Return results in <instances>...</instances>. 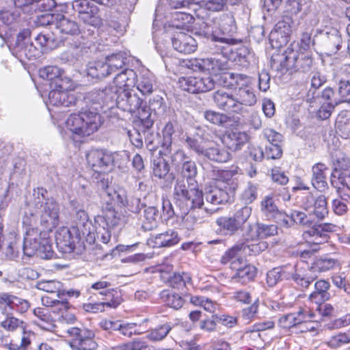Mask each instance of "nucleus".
<instances>
[{
  "instance_id": "nucleus-1",
  "label": "nucleus",
  "mask_w": 350,
  "mask_h": 350,
  "mask_svg": "<svg viewBox=\"0 0 350 350\" xmlns=\"http://www.w3.org/2000/svg\"><path fill=\"white\" fill-rule=\"evenodd\" d=\"M224 188L211 187L204 193L196 187H189L181 182H178L174 187L175 204L182 211L184 226L191 229L197 223H202L218 208L215 206L231 202L234 199V191L238 183L230 180Z\"/></svg>"
},
{
  "instance_id": "nucleus-2",
  "label": "nucleus",
  "mask_w": 350,
  "mask_h": 350,
  "mask_svg": "<svg viewBox=\"0 0 350 350\" xmlns=\"http://www.w3.org/2000/svg\"><path fill=\"white\" fill-rule=\"evenodd\" d=\"M49 93V102L57 107H72L79 109L77 114L69 116L66 126L72 133L79 137L90 136L96 132L103 124L102 117L95 110L94 103L86 102L87 93L76 94L65 91L63 83L55 82V85Z\"/></svg>"
},
{
  "instance_id": "nucleus-3",
  "label": "nucleus",
  "mask_w": 350,
  "mask_h": 350,
  "mask_svg": "<svg viewBox=\"0 0 350 350\" xmlns=\"http://www.w3.org/2000/svg\"><path fill=\"white\" fill-rule=\"evenodd\" d=\"M136 72L130 68H124L118 73L113 79V84H109L102 89H94L87 93L86 102L94 103L95 110L100 111L113 108L114 98L122 90H129L136 83Z\"/></svg>"
},
{
  "instance_id": "nucleus-4",
  "label": "nucleus",
  "mask_w": 350,
  "mask_h": 350,
  "mask_svg": "<svg viewBox=\"0 0 350 350\" xmlns=\"http://www.w3.org/2000/svg\"><path fill=\"white\" fill-rule=\"evenodd\" d=\"M271 63L272 67L278 70L309 74L316 69V64L311 55L299 53L289 47L282 53H274L271 58Z\"/></svg>"
},
{
  "instance_id": "nucleus-5",
  "label": "nucleus",
  "mask_w": 350,
  "mask_h": 350,
  "mask_svg": "<svg viewBox=\"0 0 350 350\" xmlns=\"http://www.w3.org/2000/svg\"><path fill=\"white\" fill-rule=\"evenodd\" d=\"M46 194L47 191L42 187L34 189L31 206L39 216V224L47 230H52L59 224V205Z\"/></svg>"
},
{
  "instance_id": "nucleus-6",
  "label": "nucleus",
  "mask_w": 350,
  "mask_h": 350,
  "mask_svg": "<svg viewBox=\"0 0 350 350\" xmlns=\"http://www.w3.org/2000/svg\"><path fill=\"white\" fill-rule=\"evenodd\" d=\"M221 79L226 86H235L234 97L236 103L239 104V114L245 113V106H253L256 103V96L252 87L250 77L244 74L225 73Z\"/></svg>"
},
{
  "instance_id": "nucleus-7",
  "label": "nucleus",
  "mask_w": 350,
  "mask_h": 350,
  "mask_svg": "<svg viewBox=\"0 0 350 350\" xmlns=\"http://www.w3.org/2000/svg\"><path fill=\"white\" fill-rule=\"evenodd\" d=\"M235 31L236 27L233 18L227 16L222 20L221 24L215 21L204 22L198 34L210 39L211 41L218 42L219 44L217 46L219 48V46L232 41V38L228 36H231Z\"/></svg>"
},
{
  "instance_id": "nucleus-8",
  "label": "nucleus",
  "mask_w": 350,
  "mask_h": 350,
  "mask_svg": "<svg viewBox=\"0 0 350 350\" xmlns=\"http://www.w3.org/2000/svg\"><path fill=\"white\" fill-rule=\"evenodd\" d=\"M0 326L9 332H14L18 329H22L20 340L12 339L7 345L8 350H29L36 334L32 330L27 329V323L23 320L9 314L0 323Z\"/></svg>"
},
{
  "instance_id": "nucleus-9",
  "label": "nucleus",
  "mask_w": 350,
  "mask_h": 350,
  "mask_svg": "<svg viewBox=\"0 0 350 350\" xmlns=\"http://www.w3.org/2000/svg\"><path fill=\"white\" fill-rule=\"evenodd\" d=\"M124 216L121 213L116 211L111 204L107 203L103 215H97L95 222L98 225L96 230L97 239L103 243H109L111 237V229L122 226L124 223Z\"/></svg>"
},
{
  "instance_id": "nucleus-10",
  "label": "nucleus",
  "mask_w": 350,
  "mask_h": 350,
  "mask_svg": "<svg viewBox=\"0 0 350 350\" xmlns=\"http://www.w3.org/2000/svg\"><path fill=\"white\" fill-rule=\"evenodd\" d=\"M314 317L313 312H306L305 309L300 308L296 312L282 315L278 319V325L286 332H293L295 329H299L300 332H306L314 328L306 326L308 323L317 321Z\"/></svg>"
},
{
  "instance_id": "nucleus-11",
  "label": "nucleus",
  "mask_w": 350,
  "mask_h": 350,
  "mask_svg": "<svg viewBox=\"0 0 350 350\" xmlns=\"http://www.w3.org/2000/svg\"><path fill=\"white\" fill-rule=\"evenodd\" d=\"M72 8L84 23L93 27L101 25L99 9L89 0H75L72 2Z\"/></svg>"
},
{
  "instance_id": "nucleus-12",
  "label": "nucleus",
  "mask_w": 350,
  "mask_h": 350,
  "mask_svg": "<svg viewBox=\"0 0 350 350\" xmlns=\"http://www.w3.org/2000/svg\"><path fill=\"white\" fill-rule=\"evenodd\" d=\"M237 43V40L232 39V42L225 43L224 45L219 46V49L224 55H226L228 59L236 62L243 67H247L254 61V55L250 49L245 46H241L233 49L232 45Z\"/></svg>"
},
{
  "instance_id": "nucleus-13",
  "label": "nucleus",
  "mask_w": 350,
  "mask_h": 350,
  "mask_svg": "<svg viewBox=\"0 0 350 350\" xmlns=\"http://www.w3.org/2000/svg\"><path fill=\"white\" fill-rule=\"evenodd\" d=\"M86 159L91 169L98 174L109 172L113 165V155L103 150H91Z\"/></svg>"
},
{
  "instance_id": "nucleus-14",
  "label": "nucleus",
  "mask_w": 350,
  "mask_h": 350,
  "mask_svg": "<svg viewBox=\"0 0 350 350\" xmlns=\"http://www.w3.org/2000/svg\"><path fill=\"white\" fill-rule=\"evenodd\" d=\"M68 333L72 337V343L78 350H96L98 345L93 331L88 329L71 327Z\"/></svg>"
},
{
  "instance_id": "nucleus-15",
  "label": "nucleus",
  "mask_w": 350,
  "mask_h": 350,
  "mask_svg": "<svg viewBox=\"0 0 350 350\" xmlns=\"http://www.w3.org/2000/svg\"><path fill=\"white\" fill-rule=\"evenodd\" d=\"M179 83L184 91L196 94L213 90L215 86V79L213 77H187L181 78Z\"/></svg>"
},
{
  "instance_id": "nucleus-16",
  "label": "nucleus",
  "mask_w": 350,
  "mask_h": 350,
  "mask_svg": "<svg viewBox=\"0 0 350 350\" xmlns=\"http://www.w3.org/2000/svg\"><path fill=\"white\" fill-rule=\"evenodd\" d=\"M143 100L135 93H132L129 90H122L119 92L114 98V105L123 111L134 113L144 108Z\"/></svg>"
},
{
  "instance_id": "nucleus-17",
  "label": "nucleus",
  "mask_w": 350,
  "mask_h": 350,
  "mask_svg": "<svg viewBox=\"0 0 350 350\" xmlns=\"http://www.w3.org/2000/svg\"><path fill=\"white\" fill-rule=\"evenodd\" d=\"M73 206L72 218L75 226L72 228L73 232H79V235L90 236L92 224L90 220L88 213L81 208L75 206V202H72Z\"/></svg>"
},
{
  "instance_id": "nucleus-18",
  "label": "nucleus",
  "mask_w": 350,
  "mask_h": 350,
  "mask_svg": "<svg viewBox=\"0 0 350 350\" xmlns=\"http://www.w3.org/2000/svg\"><path fill=\"white\" fill-rule=\"evenodd\" d=\"M291 18L279 21L273 31L270 33V41L274 47L280 48L286 45L290 39L292 33L291 27L290 25Z\"/></svg>"
},
{
  "instance_id": "nucleus-19",
  "label": "nucleus",
  "mask_w": 350,
  "mask_h": 350,
  "mask_svg": "<svg viewBox=\"0 0 350 350\" xmlns=\"http://www.w3.org/2000/svg\"><path fill=\"white\" fill-rule=\"evenodd\" d=\"M96 291L94 295L100 298L105 306L116 308L122 301L121 291L118 288H108V286H91Z\"/></svg>"
},
{
  "instance_id": "nucleus-20",
  "label": "nucleus",
  "mask_w": 350,
  "mask_h": 350,
  "mask_svg": "<svg viewBox=\"0 0 350 350\" xmlns=\"http://www.w3.org/2000/svg\"><path fill=\"white\" fill-rule=\"evenodd\" d=\"M250 136L246 132L232 129L225 132L222 138V142L227 149L237 152L242 149L245 144L248 142Z\"/></svg>"
},
{
  "instance_id": "nucleus-21",
  "label": "nucleus",
  "mask_w": 350,
  "mask_h": 350,
  "mask_svg": "<svg viewBox=\"0 0 350 350\" xmlns=\"http://www.w3.org/2000/svg\"><path fill=\"white\" fill-rule=\"evenodd\" d=\"M72 230L68 228L63 227L57 231L55 241L57 247L64 253H71L75 248V241L81 239V235L79 232L72 236Z\"/></svg>"
},
{
  "instance_id": "nucleus-22",
  "label": "nucleus",
  "mask_w": 350,
  "mask_h": 350,
  "mask_svg": "<svg viewBox=\"0 0 350 350\" xmlns=\"http://www.w3.org/2000/svg\"><path fill=\"white\" fill-rule=\"evenodd\" d=\"M215 105L220 109L229 113L239 114V104L236 103L234 94H230L224 90H219L213 94Z\"/></svg>"
},
{
  "instance_id": "nucleus-23",
  "label": "nucleus",
  "mask_w": 350,
  "mask_h": 350,
  "mask_svg": "<svg viewBox=\"0 0 350 350\" xmlns=\"http://www.w3.org/2000/svg\"><path fill=\"white\" fill-rule=\"evenodd\" d=\"M228 57L224 55L221 52V54H217L215 57L205 58L204 64V72L207 71L210 72L215 81L218 79V74L221 71L226 70L228 68ZM224 75H222L223 77Z\"/></svg>"
},
{
  "instance_id": "nucleus-24",
  "label": "nucleus",
  "mask_w": 350,
  "mask_h": 350,
  "mask_svg": "<svg viewBox=\"0 0 350 350\" xmlns=\"http://www.w3.org/2000/svg\"><path fill=\"white\" fill-rule=\"evenodd\" d=\"M172 43L174 49L183 53H191L196 50L197 44L196 40L189 34L178 32L172 38Z\"/></svg>"
},
{
  "instance_id": "nucleus-25",
  "label": "nucleus",
  "mask_w": 350,
  "mask_h": 350,
  "mask_svg": "<svg viewBox=\"0 0 350 350\" xmlns=\"http://www.w3.org/2000/svg\"><path fill=\"white\" fill-rule=\"evenodd\" d=\"M179 241L178 233L173 230H169L165 232L152 236L148 242L152 247L160 248L173 246L177 244Z\"/></svg>"
},
{
  "instance_id": "nucleus-26",
  "label": "nucleus",
  "mask_w": 350,
  "mask_h": 350,
  "mask_svg": "<svg viewBox=\"0 0 350 350\" xmlns=\"http://www.w3.org/2000/svg\"><path fill=\"white\" fill-rule=\"evenodd\" d=\"M326 170H327V167L321 163L315 164L312 168L311 183L315 189L321 192L328 187L325 175Z\"/></svg>"
},
{
  "instance_id": "nucleus-27",
  "label": "nucleus",
  "mask_w": 350,
  "mask_h": 350,
  "mask_svg": "<svg viewBox=\"0 0 350 350\" xmlns=\"http://www.w3.org/2000/svg\"><path fill=\"white\" fill-rule=\"evenodd\" d=\"M14 53L18 58L23 59H33L38 57L41 49L37 48L32 42H18L15 44Z\"/></svg>"
},
{
  "instance_id": "nucleus-28",
  "label": "nucleus",
  "mask_w": 350,
  "mask_h": 350,
  "mask_svg": "<svg viewBox=\"0 0 350 350\" xmlns=\"http://www.w3.org/2000/svg\"><path fill=\"white\" fill-rule=\"evenodd\" d=\"M160 297L167 306L175 310L181 308L185 303L184 299L177 292L175 286H171L170 288L162 291L160 293Z\"/></svg>"
},
{
  "instance_id": "nucleus-29",
  "label": "nucleus",
  "mask_w": 350,
  "mask_h": 350,
  "mask_svg": "<svg viewBox=\"0 0 350 350\" xmlns=\"http://www.w3.org/2000/svg\"><path fill=\"white\" fill-rule=\"evenodd\" d=\"M330 183L332 187L336 189V191L342 199L347 200L350 196L347 191H350V174L341 172L336 178H331Z\"/></svg>"
},
{
  "instance_id": "nucleus-30",
  "label": "nucleus",
  "mask_w": 350,
  "mask_h": 350,
  "mask_svg": "<svg viewBox=\"0 0 350 350\" xmlns=\"http://www.w3.org/2000/svg\"><path fill=\"white\" fill-rule=\"evenodd\" d=\"M55 29L62 33L72 36L78 35L81 32L77 22L61 14H57Z\"/></svg>"
},
{
  "instance_id": "nucleus-31",
  "label": "nucleus",
  "mask_w": 350,
  "mask_h": 350,
  "mask_svg": "<svg viewBox=\"0 0 350 350\" xmlns=\"http://www.w3.org/2000/svg\"><path fill=\"white\" fill-rule=\"evenodd\" d=\"M41 239L40 234L38 232L31 233L29 230L27 231L23 242L24 254L29 257L37 254Z\"/></svg>"
},
{
  "instance_id": "nucleus-32",
  "label": "nucleus",
  "mask_w": 350,
  "mask_h": 350,
  "mask_svg": "<svg viewBox=\"0 0 350 350\" xmlns=\"http://www.w3.org/2000/svg\"><path fill=\"white\" fill-rule=\"evenodd\" d=\"M72 308V305L67 300L60 299L59 303L54 307L53 312L58 315L59 321L66 323H73L76 321L77 318L71 312Z\"/></svg>"
},
{
  "instance_id": "nucleus-33",
  "label": "nucleus",
  "mask_w": 350,
  "mask_h": 350,
  "mask_svg": "<svg viewBox=\"0 0 350 350\" xmlns=\"http://www.w3.org/2000/svg\"><path fill=\"white\" fill-rule=\"evenodd\" d=\"M219 230L226 235L232 236L243 230L233 216L220 217L216 219Z\"/></svg>"
},
{
  "instance_id": "nucleus-34",
  "label": "nucleus",
  "mask_w": 350,
  "mask_h": 350,
  "mask_svg": "<svg viewBox=\"0 0 350 350\" xmlns=\"http://www.w3.org/2000/svg\"><path fill=\"white\" fill-rule=\"evenodd\" d=\"M204 157L214 162L226 163L232 159V154L227 149L217 145L206 148Z\"/></svg>"
},
{
  "instance_id": "nucleus-35",
  "label": "nucleus",
  "mask_w": 350,
  "mask_h": 350,
  "mask_svg": "<svg viewBox=\"0 0 350 350\" xmlns=\"http://www.w3.org/2000/svg\"><path fill=\"white\" fill-rule=\"evenodd\" d=\"M322 36L325 47L331 53H336L340 49L342 38L338 29L332 28Z\"/></svg>"
},
{
  "instance_id": "nucleus-36",
  "label": "nucleus",
  "mask_w": 350,
  "mask_h": 350,
  "mask_svg": "<svg viewBox=\"0 0 350 350\" xmlns=\"http://www.w3.org/2000/svg\"><path fill=\"white\" fill-rule=\"evenodd\" d=\"M33 314L39 320V323L37 325L41 328L50 330L55 327V321L51 315V311L49 309L37 307L33 309Z\"/></svg>"
},
{
  "instance_id": "nucleus-37",
  "label": "nucleus",
  "mask_w": 350,
  "mask_h": 350,
  "mask_svg": "<svg viewBox=\"0 0 350 350\" xmlns=\"http://www.w3.org/2000/svg\"><path fill=\"white\" fill-rule=\"evenodd\" d=\"M146 319L142 323H124L121 321L120 327L119 329L120 333L128 338H131L133 335H140L147 332L148 327L144 325L148 322Z\"/></svg>"
},
{
  "instance_id": "nucleus-38",
  "label": "nucleus",
  "mask_w": 350,
  "mask_h": 350,
  "mask_svg": "<svg viewBox=\"0 0 350 350\" xmlns=\"http://www.w3.org/2000/svg\"><path fill=\"white\" fill-rule=\"evenodd\" d=\"M159 210L155 206H144L142 228L145 231L153 230L157 226Z\"/></svg>"
},
{
  "instance_id": "nucleus-39",
  "label": "nucleus",
  "mask_w": 350,
  "mask_h": 350,
  "mask_svg": "<svg viewBox=\"0 0 350 350\" xmlns=\"http://www.w3.org/2000/svg\"><path fill=\"white\" fill-rule=\"evenodd\" d=\"M303 237L308 242L321 244L327 241L329 236L324 234L319 224H314L312 228L304 232Z\"/></svg>"
},
{
  "instance_id": "nucleus-40",
  "label": "nucleus",
  "mask_w": 350,
  "mask_h": 350,
  "mask_svg": "<svg viewBox=\"0 0 350 350\" xmlns=\"http://www.w3.org/2000/svg\"><path fill=\"white\" fill-rule=\"evenodd\" d=\"M63 73L64 72L62 70L55 66H48L40 69L39 70V76L41 78L51 81L50 84L51 88H53V85H55L56 81L63 83V80L62 79Z\"/></svg>"
},
{
  "instance_id": "nucleus-41",
  "label": "nucleus",
  "mask_w": 350,
  "mask_h": 350,
  "mask_svg": "<svg viewBox=\"0 0 350 350\" xmlns=\"http://www.w3.org/2000/svg\"><path fill=\"white\" fill-rule=\"evenodd\" d=\"M87 75L93 79H100L108 76L110 73L105 62L97 61L88 64Z\"/></svg>"
},
{
  "instance_id": "nucleus-42",
  "label": "nucleus",
  "mask_w": 350,
  "mask_h": 350,
  "mask_svg": "<svg viewBox=\"0 0 350 350\" xmlns=\"http://www.w3.org/2000/svg\"><path fill=\"white\" fill-rule=\"evenodd\" d=\"M334 169L331 178H336L340 171H346L350 167V160L342 152H337L332 157Z\"/></svg>"
},
{
  "instance_id": "nucleus-43",
  "label": "nucleus",
  "mask_w": 350,
  "mask_h": 350,
  "mask_svg": "<svg viewBox=\"0 0 350 350\" xmlns=\"http://www.w3.org/2000/svg\"><path fill=\"white\" fill-rule=\"evenodd\" d=\"M348 115H350L349 112L343 111L336 120V132L345 139L350 138V120L347 118Z\"/></svg>"
},
{
  "instance_id": "nucleus-44",
  "label": "nucleus",
  "mask_w": 350,
  "mask_h": 350,
  "mask_svg": "<svg viewBox=\"0 0 350 350\" xmlns=\"http://www.w3.org/2000/svg\"><path fill=\"white\" fill-rule=\"evenodd\" d=\"M126 59V54L122 52H118L107 56L105 63L107 65L109 73L111 74L123 68L125 65Z\"/></svg>"
},
{
  "instance_id": "nucleus-45",
  "label": "nucleus",
  "mask_w": 350,
  "mask_h": 350,
  "mask_svg": "<svg viewBox=\"0 0 350 350\" xmlns=\"http://www.w3.org/2000/svg\"><path fill=\"white\" fill-rule=\"evenodd\" d=\"M316 290L310 295V301L317 305L316 310H322V304L330 298V294L327 291L329 286H324V288H319L315 286Z\"/></svg>"
},
{
  "instance_id": "nucleus-46",
  "label": "nucleus",
  "mask_w": 350,
  "mask_h": 350,
  "mask_svg": "<svg viewBox=\"0 0 350 350\" xmlns=\"http://www.w3.org/2000/svg\"><path fill=\"white\" fill-rule=\"evenodd\" d=\"M241 247L238 243L228 250L222 256L221 263L225 265L234 262H242L245 255L243 254Z\"/></svg>"
},
{
  "instance_id": "nucleus-47",
  "label": "nucleus",
  "mask_w": 350,
  "mask_h": 350,
  "mask_svg": "<svg viewBox=\"0 0 350 350\" xmlns=\"http://www.w3.org/2000/svg\"><path fill=\"white\" fill-rule=\"evenodd\" d=\"M190 302L196 306L202 307L209 313H215L217 310V303L203 295H191Z\"/></svg>"
},
{
  "instance_id": "nucleus-48",
  "label": "nucleus",
  "mask_w": 350,
  "mask_h": 350,
  "mask_svg": "<svg viewBox=\"0 0 350 350\" xmlns=\"http://www.w3.org/2000/svg\"><path fill=\"white\" fill-rule=\"evenodd\" d=\"M161 276L164 282H168L170 284H187L191 282L190 274L186 272L174 273L173 275L165 272L161 273Z\"/></svg>"
},
{
  "instance_id": "nucleus-49",
  "label": "nucleus",
  "mask_w": 350,
  "mask_h": 350,
  "mask_svg": "<svg viewBox=\"0 0 350 350\" xmlns=\"http://www.w3.org/2000/svg\"><path fill=\"white\" fill-rule=\"evenodd\" d=\"M148 347L149 345L146 340L137 338L116 346L114 350H147Z\"/></svg>"
},
{
  "instance_id": "nucleus-50",
  "label": "nucleus",
  "mask_w": 350,
  "mask_h": 350,
  "mask_svg": "<svg viewBox=\"0 0 350 350\" xmlns=\"http://www.w3.org/2000/svg\"><path fill=\"white\" fill-rule=\"evenodd\" d=\"M313 219L316 217L318 219H323L328 214L326 198L323 195L319 196L315 200L312 210L310 211Z\"/></svg>"
},
{
  "instance_id": "nucleus-51",
  "label": "nucleus",
  "mask_w": 350,
  "mask_h": 350,
  "mask_svg": "<svg viewBox=\"0 0 350 350\" xmlns=\"http://www.w3.org/2000/svg\"><path fill=\"white\" fill-rule=\"evenodd\" d=\"M174 124L171 122H168L165 125L163 129V149L165 152L164 154H166L167 152H171L172 150V135L174 133Z\"/></svg>"
},
{
  "instance_id": "nucleus-52",
  "label": "nucleus",
  "mask_w": 350,
  "mask_h": 350,
  "mask_svg": "<svg viewBox=\"0 0 350 350\" xmlns=\"http://www.w3.org/2000/svg\"><path fill=\"white\" fill-rule=\"evenodd\" d=\"M349 343H350V330L335 334L326 342L327 345L332 349H337Z\"/></svg>"
},
{
  "instance_id": "nucleus-53",
  "label": "nucleus",
  "mask_w": 350,
  "mask_h": 350,
  "mask_svg": "<svg viewBox=\"0 0 350 350\" xmlns=\"http://www.w3.org/2000/svg\"><path fill=\"white\" fill-rule=\"evenodd\" d=\"M145 142L147 148L151 152L155 151L159 147L163 148V139L158 132L147 131Z\"/></svg>"
},
{
  "instance_id": "nucleus-54",
  "label": "nucleus",
  "mask_w": 350,
  "mask_h": 350,
  "mask_svg": "<svg viewBox=\"0 0 350 350\" xmlns=\"http://www.w3.org/2000/svg\"><path fill=\"white\" fill-rule=\"evenodd\" d=\"M278 234V227L274 224L256 223V237L258 239H266Z\"/></svg>"
},
{
  "instance_id": "nucleus-55",
  "label": "nucleus",
  "mask_w": 350,
  "mask_h": 350,
  "mask_svg": "<svg viewBox=\"0 0 350 350\" xmlns=\"http://www.w3.org/2000/svg\"><path fill=\"white\" fill-rule=\"evenodd\" d=\"M260 210L267 217L272 219L279 211L272 197L266 196L260 202Z\"/></svg>"
},
{
  "instance_id": "nucleus-56",
  "label": "nucleus",
  "mask_w": 350,
  "mask_h": 350,
  "mask_svg": "<svg viewBox=\"0 0 350 350\" xmlns=\"http://www.w3.org/2000/svg\"><path fill=\"white\" fill-rule=\"evenodd\" d=\"M171 329L170 325L167 323L159 325L150 330L147 335V338L152 341L161 340L165 338Z\"/></svg>"
},
{
  "instance_id": "nucleus-57",
  "label": "nucleus",
  "mask_w": 350,
  "mask_h": 350,
  "mask_svg": "<svg viewBox=\"0 0 350 350\" xmlns=\"http://www.w3.org/2000/svg\"><path fill=\"white\" fill-rule=\"evenodd\" d=\"M204 117L208 122L218 126H224L228 121V117L226 114L213 110L205 111Z\"/></svg>"
},
{
  "instance_id": "nucleus-58",
  "label": "nucleus",
  "mask_w": 350,
  "mask_h": 350,
  "mask_svg": "<svg viewBox=\"0 0 350 350\" xmlns=\"http://www.w3.org/2000/svg\"><path fill=\"white\" fill-rule=\"evenodd\" d=\"M252 213V207L248 206H244L242 208L238 209L232 215L235 219L237 223L243 230L244 225L247 224L249 219L250 218Z\"/></svg>"
},
{
  "instance_id": "nucleus-59",
  "label": "nucleus",
  "mask_w": 350,
  "mask_h": 350,
  "mask_svg": "<svg viewBox=\"0 0 350 350\" xmlns=\"http://www.w3.org/2000/svg\"><path fill=\"white\" fill-rule=\"evenodd\" d=\"M243 254L246 255H257L267 247L266 242L262 241L258 243L247 244L245 242L239 243Z\"/></svg>"
},
{
  "instance_id": "nucleus-60",
  "label": "nucleus",
  "mask_w": 350,
  "mask_h": 350,
  "mask_svg": "<svg viewBox=\"0 0 350 350\" xmlns=\"http://www.w3.org/2000/svg\"><path fill=\"white\" fill-rule=\"evenodd\" d=\"M291 214L293 226L295 224L302 226H308L310 225L313 221V215L310 211L306 214L299 211H291Z\"/></svg>"
},
{
  "instance_id": "nucleus-61",
  "label": "nucleus",
  "mask_w": 350,
  "mask_h": 350,
  "mask_svg": "<svg viewBox=\"0 0 350 350\" xmlns=\"http://www.w3.org/2000/svg\"><path fill=\"white\" fill-rule=\"evenodd\" d=\"M152 170L155 176L159 178H163L168 174L170 166L165 159H158L154 160Z\"/></svg>"
},
{
  "instance_id": "nucleus-62",
  "label": "nucleus",
  "mask_w": 350,
  "mask_h": 350,
  "mask_svg": "<svg viewBox=\"0 0 350 350\" xmlns=\"http://www.w3.org/2000/svg\"><path fill=\"white\" fill-rule=\"evenodd\" d=\"M137 90L144 95H148L153 92L152 79L148 75H143L139 80H136Z\"/></svg>"
},
{
  "instance_id": "nucleus-63",
  "label": "nucleus",
  "mask_w": 350,
  "mask_h": 350,
  "mask_svg": "<svg viewBox=\"0 0 350 350\" xmlns=\"http://www.w3.org/2000/svg\"><path fill=\"white\" fill-rule=\"evenodd\" d=\"M256 271V269L254 266L244 265L238 272H236V276L242 280V281L238 282L241 283L250 282L255 277Z\"/></svg>"
},
{
  "instance_id": "nucleus-64",
  "label": "nucleus",
  "mask_w": 350,
  "mask_h": 350,
  "mask_svg": "<svg viewBox=\"0 0 350 350\" xmlns=\"http://www.w3.org/2000/svg\"><path fill=\"white\" fill-rule=\"evenodd\" d=\"M37 255L42 259H51L54 252L52 250L51 241L49 239L42 238Z\"/></svg>"
}]
</instances>
